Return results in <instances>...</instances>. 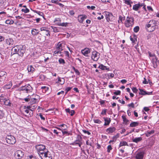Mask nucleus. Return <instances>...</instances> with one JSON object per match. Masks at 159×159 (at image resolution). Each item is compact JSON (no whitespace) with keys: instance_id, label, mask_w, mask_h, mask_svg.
<instances>
[{"instance_id":"obj_1","label":"nucleus","mask_w":159,"mask_h":159,"mask_svg":"<svg viewBox=\"0 0 159 159\" xmlns=\"http://www.w3.org/2000/svg\"><path fill=\"white\" fill-rule=\"evenodd\" d=\"M11 55L18 54V55L22 57L24 53L25 49L24 46L17 45L14 46L11 49Z\"/></svg>"},{"instance_id":"obj_2","label":"nucleus","mask_w":159,"mask_h":159,"mask_svg":"<svg viewBox=\"0 0 159 159\" xmlns=\"http://www.w3.org/2000/svg\"><path fill=\"white\" fill-rule=\"evenodd\" d=\"M156 21L155 20H151L147 25V28L148 31L152 32L158 28V26L156 25Z\"/></svg>"},{"instance_id":"obj_3","label":"nucleus","mask_w":159,"mask_h":159,"mask_svg":"<svg viewBox=\"0 0 159 159\" xmlns=\"http://www.w3.org/2000/svg\"><path fill=\"white\" fill-rule=\"evenodd\" d=\"M36 148L37 151L38 153L40 156L43 153L47 151L48 149L46 148L45 146L43 145H38L36 146Z\"/></svg>"},{"instance_id":"obj_4","label":"nucleus","mask_w":159,"mask_h":159,"mask_svg":"<svg viewBox=\"0 0 159 159\" xmlns=\"http://www.w3.org/2000/svg\"><path fill=\"white\" fill-rule=\"evenodd\" d=\"M40 99V97L37 95H33L30 96V104L32 105L37 103Z\"/></svg>"},{"instance_id":"obj_5","label":"nucleus","mask_w":159,"mask_h":159,"mask_svg":"<svg viewBox=\"0 0 159 159\" xmlns=\"http://www.w3.org/2000/svg\"><path fill=\"white\" fill-rule=\"evenodd\" d=\"M134 18L133 17L129 16H127L125 23V26L127 27H132L134 24Z\"/></svg>"},{"instance_id":"obj_6","label":"nucleus","mask_w":159,"mask_h":159,"mask_svg":"<svg viewBox=\"0 0 159 159\" xmlns=\"http://www.w3.org/2000/svg\"><path fill=\"white\" fill-rule=\"evenodd\" d=\"M7 143L9 144H14L16 142L15 138L11 135H7L6 138Z\"/></svg>"},{"instance_id":"obj_7","label":"nucleus","mask_w":159,"mask_h":159,"mask_svg":"<svg viewBox=\"0 0 159 159\" xmlns=\"http://www.w3.org/2000/svg\"><path fill=\"white\" fill-rule=\"evenodd\" d=\"M105 12L106 15V18L108 22L112 21L114 20V17L112 13L107 11H105Z\"/></svg>"},{"instance_id":"obj_8","label":"nucleus","mask_w":159,"mask_h":159,"mask_svg":"<svg viewBox=\"0 0 159 159\" xmlns=\"http://www.w3.org/2000/svg\"><path fill=\"white\" fill-rule=\"evenodd\" d=\"M42 159H52V157L50 152L47 150L45 153L44 152L40 156Z\"/></svg>"},{"instance_id":"obj_9","label":"nucleus","mask_w":159,"mask_h":159,"mask_svg":"<svg viewBox=\"0 0 159 159\" xmlns=\"http://www.w3.org/2000/svg\"><path fill=\"white\" fill-rule=\"evenodd\" d=\"M42 159H52V157L50 152L47 150L45 153L44 152L40 156Z\"/></svg>"},{"instance_id":"obj_10","label":"nucleus","mask_w":159,"mask_h":159,"mask_svg":"<svg viewBox=\"0 0 159 159\" xmlns=\"http://www.w3.org/2000/svg\"><path fill=\"white\" fill-rule=\"evenodd\" d=\"M24 155V153L21 150H17L14 153V156L17 159H20Z\"/></svg>"},{"instance_id":"obj_11","label":"nucleus","mask_w":159,"mask_h":159,"mask_svg":"<svg viewBox=\"0 0 159 159\" xmlns=\"http://www.w3.org/2000/svg\"><path fill=\"white\" fill-rule=\"evenodd\" d=\"M99 55L100 53H99L96 51H93L92 53L91 58L94 61H97L99 58Z\"/></svg>"},{"instance_id":"obj_12","label":"nucleus","mask_w":159,"mask_h":159,"mask_svg":"<svg viewBox=\"0 0 159 159\" xmlns=\"http://www.w3.org/2000/svg\"><path fill=\"white\" fill-rule=\"evenodd\" d=\"M144 154V152H138L136 155L135 159H143Z\"/></svg>"},{"instance_id":"obj_13","label":"nucleus","mask_w":159,"mask_h":159,"mask_svg":"<svg viewBox=\"0 0 159 159\" xmlns=\"http://www.w3.org/2000/svg\"><path fill=\"white\" fill-rule=\"evenodd\" d=\"M90 52V49L88 48H85L81 50L82 53L85 56L88 57V54Z\"/></svg>"},{"instance_id":"obj_14","label":"nucleus","mask_w":159,"mask_h":159,"mask_svg":"<svg viewBox=\"0 0 159 159\" xmlns=\"http://www.w3.org/2000/svg\"><path fill=\"white\" fill-rule=\"evenodd\" d=\"M157 57H155L152 58V63L153 64V66L155 68H156L157 67Z\"/></svg>"},{"instance_id":"obj_15","label":"nucleus","mask_w":159,"mask_h":159,"mask_svg":"<svg viewBox=\"0 0 159 159\" xmlns=\"http://www.w3.org/2000/svg\"><path fill=\"white\" fill-rule=\"evenodd\" d=\"M116 130V129L114 127H110L106 129V132H107L108 134L111 133Z\"/></svg>"},{"instance_id":"obj_16","label":"nucleus","mask_w":159,"mask_h":159,"mask_svg":"<svg viewBox=\"0 0 159 159\" xmlns=\"http://www.w3.org/2000/svg\"><path fill=\"white\" fill-rule=\"evenodd\" d=\"M142 140V138L141 137H137L135 138H133L132 141L133 142L137 143Z\"/></svg>"},{"instance_id":"obj_17","label":"nucleus","mask_w":159,"mask_h":159,"mask_svg":"<svg viewBox=\"0 0 159 159\" xmlns=\"http://www.w3.org/2000/svg\"><path fill=\"white\" fill-rule=\"evenodd\" d=\"M32 88L30 84H28L26 85V89L25 91L26 93H30L32 91Z\"/></svg>"},{"instance_id":"obj_18","label":"nucleus","mask_w":159,"mask_h":159,"mask_svg":"<svg viewBox=\"0 0 159 159\" xmlns=\"http://www.w3.org/2000/svg\"><path fill=\"white\" fill-rule=\"evenodd\" d=\"M65 111L67 113H68L70 114V115L71 116H73L75 113V111L72 110L70 111L69 108H67L65 109Z\"/></svg>"},{"instance_id":"obj_19","label":"nucleus","mask_w":159,"mask_h":159,"mask_svg":"<svg viewBox=\"0 0 159 159\" xmlns=\"http://www.w3.org/2000/svg\"><path fill=\"white\" fill-rule=\"evenodd\" d=\"M138 122H132L129 125V126L132 127H135L139 125Z\"/></svg>"},{"instance_id":"obj_20","label":"nucleus","mask_w":159,"mask_h":159,"mask_svg":"<svg viewBox=\"0 0 159 159\" xmlns=\"http://www.w3.org/2000/svg\"><path fill=\"white\" fill-rule=\"evenodd\" d=\"M104 120L105 121V123L104 125H108L111 122L110 118H104Z\"/></svg>"},{"instance_id":"obj_21","label":"nucleus","mask_w":159,"mask_h":159,"mask_svg":"<svg viewBox=\"0 0 159 159\" xmlns=\"http://www.w3.org/2000/svg\"><path fill=\"white\" fill-rule=\"evenodd\" d=\"M130 40L132 41V43L134 44L135 43V42L137 41V37L134 35L133 36V38H132L131 36H130Z\"/></svg>"},{"instance_id":"obj_22","label":"nucleus","mask_w":159,"mask_h":159,"mask_svg":"<svg viewBox=\"0 0 159 159\" xmlns=\"http://www.w3.org/2000/svg\"><path fill=\"white\" fill-rule=\"evenodd\" d=\"M154 130H152L150 131H147L146 133H145L146 136L148 137H149L150 135L153 134L154 133Z\"/></svg>"},{"instance_id":"obj_23","label":"nucleus","mask_w":159,"mask_h":159,"mask_svg":"<svg viewBox=\"0 0 159 159\" xmlns=\"http://www.w3.org/2000/svg\"><path fill=\"white\" fill-rule=\"evenodd\" d=\"M122 118L123 120L124 123L125 125H127L129 124V121L126 118L125 116H122Z\"/></svg>"},{"instance_id":"obj_24","label":"nucleus","mask_w":159,"mask_h":159,"mask_svg":"<svg viewBox=\"0 0 159 159\" xmlns=\"http://www.w3.org/2000/svg\"><path fill=\"white\" fill-rule=\"evenodd\" d=\"M139 8V4L138 3L135 4L133 6V9L135 11H137Z\"/></svg>"},{"instance_id":"obj_25","label":"nucleus","mask_w":159,"mask_h":159,"mask_svg":"<svg viewBox=\"0 0 159 159\" xmlns=\"http://www.w3.org/2000/svg\"><path fill=\"white\" fill-rule=\"evenodd\" d=\"M38 30L36 29H33L31 30V33L33 35H36L38 34L39 33V32H37V31Z\"/></svg>"},{"instance_id":"obj_26","label":"nucleus","mask_w":159,"mask_h":159,"mask_svg":"<svg viewBox=\"0 0 159 159\" xmlns=\"http://www.w3.org/2000/svg\"><path fill=\"white\" fill-rule=\"evenodd\" d=\"M65 81V79L63 78L58 77V82L61 84H63L64 83Z\"/></svg>"},{"instance_id":"obj_27","label":"nucleus","mask_w":159,"mask_h":159,"mask_svg":"<svg viewBox=\"0 0 159 159\" xmlns=\"http://www.w3.org/2000/svg\"><path fill=\"white\" fill-rule=\"evenodd\" d=\"M78 19L79 21L80 22L82 23L83 21L84 20L83 19V15H80L79 16Z\"/></svg>"},{"instance_id":"obj_28","label":"nucleus","mask_w":159,"mask_h":159,"mask_svg":"<svg viewBox=\"0 0 159 159\" xmlns=\"http://www.w3.org/2000/svg\"><path fill=\"white\" fill-rule=\"evenodd\" d=\"M4 104L7 106H11V102L10 101L9 99H6L4 101L5 99H3Z\"/></svg>"},{"instance_id":"obj_29","label":"nucleus","mask_w":159,"mask_h":159,"mask_svg":"<svg viewBox=\"0 0 159 159\" xmlns=\"http://www.w3.org/2000/svg\"><path fill=\"white\" fill-rule=\"evenodd\" d=\"M41 89H42V91L43 93H45L48 90V87L45 86H42Z\"/></svg>"},{"instance_id":"obj_30","label":"nucleus","mask_w":159,"mask_h":159,"mask_svg":"<svg viewBox=\"0 0 159 159\" xmlns=\"http://www.w3.org/2000/svg\"><path fill=\"white\" fill-rule=\"evenodd\" d=\"M34 68L32 66H30L27 68L29 72H33L34 70Z\"/></svg>"},{"instance_id":"obj_31","label":"nucleus","mask_w":159,"mask_h":159,"mask_svg":"<svg viewBox=\"0 0 159 159\" xmlns=\"http://www.w3.org/2000/svg\"><path fill=\"white\" fill-rule=\"evenodd\" d=\"M33 11L35 13H36L39 15V16H42L44 18V14L40 11H37L36 10H33Z\"/></svg>"},{"instance_id":"obj_32","label":"nucleus","mask_w":159,"mask_h":159,"mask_svg":"<svg viewBox=\"0 0 159 159\" xmlns=\"http://www.w3.org/2000/svg\"><path fill=\"white\" fill-rule=\"evenodd\" d=\"M13 41L12 39H9L7 41V44L9 45H11L13 44Z\"/></svg>"},{"instance_id":"obj_33","label":"nucleus","mask_w":159,"mask_h":159,"mask_svg":"<svg viewBox=\"0 0 159 159\" xmlns=\"http://www.w3.org/2000/svg\"><path fill=\"white\" fill-rule=\"evenodd\" d=\"M79 139H77L74 141L73 143L70 144L71 145H78L79 146Z\"/></svg>"},{"instance_id":"obj_34","label":"nucleus","mask_w":159,"mask_h":159,"mask_svg":"<svg viewBox=\"0 0 159 159\" xmlns=\"http://www.w3.org/2000/svg\"><path fill=\"white\" fill-rule=\"evenodd\" d=\"M50 31L48 30H47L43 32V34L47 36H50Z\"/></svg>"},{"instance_id":"obj_35","label":"nucleus","mask_w":159,"mask_h":159,"mask_svg":"<svg viewBox=\"0 0 159 159\" xmlns=\"http://www.w3.org/2000/svg\"><path fill=\"white\" fill-rule=\"evenodd\" d=\"M12 85L11 83H10L4 86V88L6 89H9L11 87Z\"/></svg>"},{"instance_id":"obj_36","label":"nucleus","mask_w":159,"mask_h":159,"mask_svg":"<svg viewBox=\"0 0 159 159\" xmlns=\"http://www.w3.org/2000/svg\"><path fill=\"white\" fill-rule=\"evenodd\" d=\"M119 137V134H117L115 136H113L112 137V141H114L115 142L116 141V139L117 138H118Z\"/></svg>"},{"instance_id":"obj_37","label":"nucleus","mask_w":159,"mask_h":159,"mask_svg":"<svg viewBox=\"0 0 159 159\" xmlns=\"http://www.w3.org/2000/svg\"><path fill=\"white\" fill-rule=\"evenodd\" d=\"M139 90L140 91V92L139 93V94H140L142 95H145L146 93V91H144L143 90L139 89Z\"/></svg>"},{"instance_id":"obj_38","label":"nucleus","mask_w":159,"mask_h":159,"mask_svg":"<svg viewBox=\"0 0 159 159\" xmlns=\"http://www.w3.org/2000/svg\"><path fill=\"white\" fill-rule=\"evenodd\" d=\"M21 11L22 12H24L25 13H28L30 11L27 8H25V9H24V8L22 9H21Z\"/></svg>"},{"instance_id":"obj_39","label":"nucleus","mask_w":159,"mask_h":159,"mask_svg":"<svg viewBox=\"0 0 159 159\" xmlns=\"http://www.w3.org/2000/svg\"><path fill=\"white\" fill-rule=\"evenodd\" d=\"M99 68L102 69V70H105L106 66H104L103 65L101 64L99 65Z\"/></svg>"},{"instance_id":"obj_40","label":"nucleus","mask_w":159,"mask_h":159,"mask_svg":"<svg viewBox=\"0 0 159 159\" xmlns=\"http://www.w3.org/2000/svg\"><path fill=\"white\" fill-rule=\"evenodd\" d=\"M139 30V27L138 26H136L135 27L134 29V31L135 33L138 32Z\"/></svg>"},{"instance_id":"obj_41","label":"nucleus","mask_w":159,"mask_h":159,"mask_svg":"<svg viewBox=\"0 0 159 159\" xmlns=\"http://www.w3.org/2000/svg\"><path fill=\"white\" fill-rule=\"evenodd\" d=\"M59 63L61 64H64L65 63L64 60L62 58H60L59 59Z\"/></svg>"},{"instance_id":"obj_42","label":"nucleus","mask_w":159,"mask_h":159,"mask_svg":"<svg viewBox=\"0 0 159 159\" xmlns=\"http://www.w3.org/2000/svg\"><path fill=\"white\" fill-rule=\"evenodd\" d=\"M2 72L4 73L3 75H0V82H1L2 81L1 80L2 79V77H5V76L6 75V72Z\"/></svg>"},{"instance_id":"obj_43","label":"nucleus","mask_w":159,"mask_h":159,"mask_svg":"<svg viewBox=\"0 0 159 159\" xmlns=\"http://www.w3.org/2000/svg\"><path fill=\"white\" fill-rule=\"evenodd\" d=\"M121 92L120 90L116 91L114 92V94L116 95H120V94Z\"/></svg>"},{"instance_id":"obj_44","label":"nucleus","mask_w":159,"mask_h":159,"mask_svg":"<svg viewBox=\"0 0 159 159\" xmlns=\"http://www.w3.org/2000/svg\"><path fill=\"white\" fill-rule=\"evenodd\" d=\"M107 152H110V151L112 149V148L111 147V145H109L107 147Z\"/></svg>"},{"instance_id":"obj_45","label":"nucleus","mask_w":159,"mask_h":159,"mask_svg":"<svg viewBox=\"0 0 159 159\" xmlns=\"http://www.w3.org/2000/svg\"><path fill=\"white\" fill-rule=\"evenodd\" d=\"M68 23H62L60 24L59 25L62 26L66 27Z\"/></svg>"},{"instance_id":"obj_46","label":"nucleus","mask_w":159,"mask_h":159,"mask_svg":"<svg viewBox=\"0 0 159 159\" xmlns=\"http://www.w3.org/2000/svg\"><path fill=\"white\" fill-rule=\"evenodd\" d=\"M62 45L61 44H59V43L57 44V49L59 51H60V49L61 48Z\"/></svg>"},{"instance_id":"obj_47","label":"nucleus","mask_w":159,"mask_h":159,"mask_svg":"<svg viewBox=\"0 0 159 159\" xmlns=\"http://www.w3.org/2000/svg\"><path fill=\"white\" fill-rule=\"evenodd\" d=\"M94 122L95 123L100 124L102 122L99 119L94 120Z\"/></svg>"},{"instance_id":"obj_48","label":"nucleus","mask_w":159,"mask_h":159,"mask_svg":"<svg viewBox=\"0 0 159 159\" xmlns=\"http://www.w3.org/2000/svg\"><path fill=\"white\" fill-rule=\"evenodd\" d=\"M59 126L60 127L61 126V127H63V128H62V129H64V130L66 129V128H67V126L65 124L61 125H60Z\"/></svg>"},{"instance_id":"obj_49","label":"nucleus","mask_w":159,"mask_h":159,"mask_svg":"<svg viewBox=\"0 0 159 159\" xmlns=\"http://www.w3.org/2000/svg\"><path fill=\"white\" fill-rule=\"evenodd\" d=\"M148 54H149V56L150 57H153V58H155V57H157L156 56L155 54H152L151 52H149Z\"/></svg>"},{"instance_id":"obj_50","label":"nucleus","mask_w":159,"mask_h":159,"mask_svg":"<svg viewBox=\"0 0 159 159\" xmlns=\"http://www.w3.org/2000/svg\"><path fill=\"white\" fill-rule=\"evenodd\" d=\"M121 144H122V146L125 145H127L128 146L127 143L125 141H123L121 142Z\"/></svg>"},{"instance_id":"obj_51","label":"nucleus","mask_w":159,"mask_h":159,"mask_svg":"<svg viewBox=\"0 0 159 159\" xmlns=\"http://www.w3.org/2000/svg\"><path fill=\"white\" fill-rule=\"evenodd\" d=\"M118 22L119 23H122V16H120L119 17V20L118 21Z\"/></svg>"},{"instance_id":"obj_52","label":"nucleus","mask_w":159,"mask_h":159,"mask_svg":"<svg viewBox=\"0 0 159 159\" xmlns=\"http://www.w3.org/2000/svg\"><path fill=\"white\" fill-rule=\"evenodd\" d=\"M132 90L134 93H137L138 91V89L135 87H133L132 88Z\"/></svg>"},{"instance_id":"obj_53","label":"nucleus","mask_w":159,"mask_h":159,"mask_svg":"<svg viewBox=\"0 0 159 159\" xmlns=\"http://www.w3.org/2000/svg\"><path fill=\"white\" fill-rule=\"evenodd\" d=\"M32 106H29L27 107V109H28L29 110H30V111H33V110H32Z\"/></svg>"},{"instance_id":"obj_54","label":"nucleus","mask_w":159,"mask_h":159,"mask_svg":"<svg viewBox=\"0 0 159 159\" xmlns=\"http://www.w3.org/2000/svg\"><path fill=\"white\" fill-rule=\"evenodd\" d=\"M23 100H25V102H28L30 101V97H29L28 98H25L23 99Z\"/></svg>"},{"instance_id":"obj_55","label":"nucleus","mask_w":159,"mask_h":159,"mask_svg":"<svg viewBox=\"0 0 159 159\" xmlns=\"http://www.w3.org/2000/svg\"><path fill=\"white\" fill-rule=\"evenodd\" d=\"M69 14L70 15L73 16L75 14L74 11L73 10H71L69 11Z\"/></svg>"},{"instance_id":"obj_56","label":"nucleus","mask_w":159,"mask_h":159,"mask_svg":"<svg viewBox=\"0 0 159 159\" xmlns=\"http://www.w3.org/2000/svg\"><path fill=\"white\" fill-rule=\"evenodd\" d=\"M83 131L84 133L85 134H87L89 135L91 134L88 131H86L85 130H83Z\"/></svg>"},{"instance_id":"obj_57","label":"nucleus","mask_w":159,"mask_h":159,"mask_svg":"<svg viewBox=\"0 0 159 159\" xmlns=\"http://www.w3.org/2000/svg\"><path fill=\"white\" fill-rule=\"evenodd\" d=\"M47 30V28L45 27H42L40 28V30L41 31H44V32L45 31Z\"/></svg>"},{"instance_id":"obj_58","label":"nucleus","mask_w":159,"mask_h":159,"mask_svg":"<svg viewBox=\"0 0 159 159\" xmlns=\"http://www.w3.org/2000/svg\"><path fill=\"white\" fill-rule=\"evenodd\" d=\"M128 106L129 107H131L132 108L134 107V104L132 102L130 104H129L128 105Z\"/></svg>"},{"instance_id":"obj_59","label":"nucleus","mask_w":159,"mask_h":159,"mask_svg":"<svg viewBox=\"0 0 159 159\" xmlns=\"http://www.w3.org/2000/svg\"><path fill=\"white\" fill-rule=\"evenodd\" d=\"M147 9L149 11H153V10L151 6H148L147 7Z\"/></svg>"},{"instance_id":"obj_60","label":"nucleus","mask_w":159,"mask_h":159,"mask_svg":"<svg viewBox=\"0 0 159 159\" xmlns=\"http://www.w3.org/2000/svg\"><path fill=\"white\" fill-rule=\"evenodd\" d=\"M144 80L143 81V83L144 84H147L148 83V82L146 80L145 78H144Z\"/></svg>"},{"instance_id":"obj_61","label":"nucleus","mask_w":159,"mask_h":159,"mask_svg":"<svg viewBox=\"0 0 159 159\" xmlns=\"http://www.w3.org/2000/svg\"><path fill=\"white\" fill-rule=\"evenodd\" d=\"M39 116H40V118H41V119L42 120H45V118L44 117H43V115H42V114L41 113H39Z\"/></svg>"},{"instance_id":"obj_62","label":"nucleus","mask_w":159,"mask_h":159,"mask_svg":"<svg viewBox=\"0 0 159 159\" xmlns=\"http://www.w3.org/2000/svg\"><path fill=\"white\" fill-rule=\"evenodd\" d=\"M130 2L129 1H128V0H125V3L127 5H130Z\"/></svg>"},{"instance_id":"obj_63","label":"nucleus","mask_w":159,"mask_h":159,"mask_svg":"<svg viewBox=\"0 0 159 159\" xmlns=\"http://www.w3.org/2000/svg\"><path fill=\"white\" fill-rule=\"evenodd\" d=\"M106 111H107L106 109L103 110L102 112L101 113V114L102 115L106 114Z\"/></svg>"},{"instance_id":"obj_64","label":"nucleus","mask_w":159,"mask_h":159,"mask_svg":"<svg viewBox=\"0 0 159 159\" xmlns=\"http://www.w3.org/2000/svg\"><path fill=\"white\" fill-rule=\"evenodd\" d=\"M75 73L78 75H79L80 74V72H79V71L77 69H76L75 71Z\"/></svg>"}]
</instances>
